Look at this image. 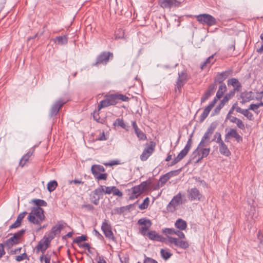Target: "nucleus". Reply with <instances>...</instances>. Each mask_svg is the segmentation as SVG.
<instances>
[{
  "instance_id": "56",
  "label": "nucleus",
  "mask_w": 263,
  "mask_h": 263,
  "mask_svg": "<svg viewBox=\"0 0 263 263\" xmlns=\"http://www.w3.org/2000/svg\"><path fill=\"white\" fill-rule=\"evenodd\" d=\"M181 170V168H180V169H178L177 170H175V171H170V172L166 173V174L168 176V177H169V178L170 179L171 177L173 176L178 175L179 174V173L180 172Z\"/></svg>"
},
{
  "instance_id": "57",
  "label": "nucleus",
  "mask_w": 263,
  "mask_h": 263,
  "mask_svg": "<svg viewBox=\"0 0 263 263\" xmlns=\"http://www.w3.org/2000/svg\"><path fill=\"white\" fill-rule=\"evenodd\" d=\"M112 193L114 195L118 196L119 197H122L123 195L122 192L119 191V189L115 186H112Z\"/></svg>"
},
{
  "instance_id": "32",
  "label": "nucleus",
  "mask_w": 263,
  "mask_h": 263,
  "mask_svg": "<svg viewBox=\"0 0 263 263\" xmlns=\"http://www.w3.org/2000/svg\"><path fill=\"white\" fill-rule=\"evenodd\" d=\"M218 84L219 87L216 95L218 98H221L224 93L227 91V88L225 83Z\"/></svg>"
},
{
  "instance_id": "41",
  "label": "nucleus",
  "mask_w": 263,
  "mask_h": 263,
  "mask_svg": "<svg viewBox=\"0 0 263 263\" xmlns=\"http://www.w3.org/2000/svg\"><path fill=\"white\" fill-rule=\"evenodd\" d=\"M32 202L36 205V207L46 206L47 205V202L42 199H34L32 200Z\"/></svg>"
},
{
  "instance_id": "34",
  "label": "nucleus",
  "mask_w": 263,
  "mask_h": 263,
  "mask_svg": "<svg viewBox=\"0 0 263 263\" xmlns=\"http://www.w3.org/2000/svg\"><path fill=\"white\" fill-rule=\"evenodd\" d=\"M114 126H120L126 130H128V126H127L124 122L123 118H118L113 123Z\"/></svg>"
},
{
  "instance_id": "12",
  "label": "nucleus",
  "mask_w": 263,
  "mask_h": 263,
  "mask_svg": "<svg viewBox=\"0 0 263 263\" xmlns=\"http://www.w3.org/2000/svg\"><path fill=\"white\" fill-rule=\"evenodd\" d=\"M156 144L153 141H151L149 144L144 149L142 154L140 155V159L142 161L147 160L149 157L155 151Z\"/></svg>"
},
{
  "instance_id": "44",
  "label": "nucleus",
  "mask_w": 263,
  "mask_h": 263,
  "mask_svg": "<svg viewBox=\"0 0 263 263\" xmlns=\"http://www.w3.org/2000/svg\"><path fill=\"white\" fill-rule=\"evenodd\" d=\"M87 240V236L86 235H82L80 236H78L75 238L73 240V242L77 243L79 246V245H81V242L86 241Z\"/></svg>"
},
{
  "instance_id": "40",
  "label": "nucleus",
  "mask_w": 263,
  "mask_h": 263,
  "mask_svg": "<svg viewBox=\"0 0 263 263\" xmlns=\"http://www.w3.org/2000/svg\"><path fill=\"white\" fill-rule=\"evenodd\" d=\"M125 212H126L125 210V208L124 206H121L120 208H116L113 209L111 211V214L112 215H121L122 214H124Z\"/></svg>"
},
{
  "instance_id": "49",
  "label": "nucleus",
  "mask_w": 263,
  "mask_h": 263,
  "mask_svg": "<svg viewBox=\"0 0 263 263\" xmlns=\"http://www.w3.org/2000/svg\"><path fill=\"white\" fill-rule=\"evenodd\" d=\"M176 230L174 228H164L162 230V232L165 235H173L175 234Z\"/></svg>"
},
{
  "instance_id": "64",
  "label": "nucleus",
  "mask_w": 263,
  "mask_h": 263,
  "mask_svg": "<svg viewBox=\"0 0 263 263\" xmlns=\"http://www.w3.org/2000/svg\"><path fill=\"white\" fill-rule=\"evenodd\" d=\"M236 124L237 127L240 129L243 130L245 129V125L240 119H238Z\"/></svg>"
},
{
  "instance_id": "30",
  "label": "nucleus",
  "mask_w": 263,
  "mask_h": 263,
  "mask_svg": "<svg viewBox=\"0 0 263 263\" xmlns=\"http://www.w3.org/2000/svg\"><path fill=\"white\" fill-rule=\"evenodd\" d=\"M211 136V135L210 134H208L205 132L204 135L201 138V140L199 143V147L202 146H207L209 145L210 143L212 142L211 141H210V137Z\"/></svg>"
},
{
  "instance_id": "18",
  "label": "nucleus",
  "mask_w": 263,
  "mask_h": 263,
  "mask_svg": "<svg viewBox=\"0 0 263 263\" xmlns=\"http://www.w3.org/2000/svg\"><path fill=\"white\" fill-rule=\"evenodd\" d=\"M193 135V133H192L190 135V138H189L185 147L177 155L181 160L183 159L186 156L192 147L193 143L192 138Z\"/></svg>"
},
{
  "instance_id": "37",
  "label": "nucleus",
  "mask_w": 263,
  "mask_h": 263,
  "mask_svg": "<svg viewBox=\"0 0 263 263\" xmlns=\"http://www.w3.org/2000/svg\"><path fill=\"white\" fill-rule=\"evenodd\" d=\"M170 179L169 177L165 174L164 175H162L159 178L158 181V184L156 187L154 188L155 190L158 189L159 187V184L161 186H163L166 182Z\"/></svg>"
},
{
  "instance_id": "58",
  "label": "nucleus",
  "mask_w": 263,
  "mask_h": 263,
  "mask_svg": "<svg viewBox=\"0 0 263 263\" xmlns=\"http://www.w3.org/2000/svg\"><path fill=\"white\" fill-rule=\"evenodd\" d=\"M29 159V158L26 156V154L24 155L20 161V165L22 167H23L25 165L26 162L28 161Z\"/></svg>"
},
{
  "instance_id": "10",
  "label": "nucleus",
  "mask_w": 263,
  "mask_h": 263,
  "mask_svg": "<svg viewBox=\"0 0 263 263\" xmlns=\"http://www.w3.org/2000/svg\"><path fill=\"white\" fill-rule=\"evenodd\" d=\"M181 2L177 0H158L159 5L163 9H171L181 6Z\"/></svg>"
},
{
  "instance_id": "16",
  "label": "nucleus",
  "mask_w": 263,
  "mask_h": 263,
  "mask_svg": "<svg viewBox=\"0 0 263 263\" xmlns=\"http://www.w3.org/2000/svg\"><path fill=\"white\" fill-rule=\"evenodd\" d=\"M101 230L107 238L111 239L113 241L115 240V238L111 230V227L106 220L103 222Z\"/></svg>"
},
{
  "instance_id": "24",
  "label": "nucleus",
  "mask_w": 263,
  "mask_h": 263,
  "mask_svg": "<svg viewBox=\"0 0 263 263\" xmlns=\"http://www.w3.org/2000/svg\"><path fill=\"white\" fill-rule=\"evenodd\" d=\"M67 223L63 220L58 221L57 223L52 227V230L55 233L56 235H59L61 233L62 230H63Z\"/></svg>"
},
{
  "instance_id": "31",
  "label": "nucleus",
  "mask_w": 263,
  "mask_h": 263,
  "mask_svg": "<svg viewBox=\"0 0 263 263\" xmlns=\"http://www.w3.org/2000/svg\"><path fill=\"white\" fill-rule=\"evenodd\" d=\"M133 195L130 196L129 199L133 200L138 197L143 192L139 185L134 186L132 188Z\"/></svg>"
},
{
  "instance_id": "63",
  "label": "nucleus",
  "mask_w": 263,
  "mask_h": 263,
  "mask_svg": "<svg viewBox=\"0 0 263 263\" xmlns=\"http://www.w3.org/2000/svg\"><path fill=\"white\" fill-rule=\"evenodd\" d=\"M21 223L22 222H21V221L16 220V221L9 227V229L11 230L13 229L17 228L21 226Z\"/></svg>"
},
{
  "instance_id": "23",
  "label": "nucleus",
  "mask_w": 263,
  "mask_h": 263,
  "mask_svg": "<svg viewBox=\"0 0 263 263\" xmlns=\"http://www.w3.org/2000/svg\"><path fill=\"white\" fill-rule=\"evenodd\" d=\"M240 98L242 99V101L240 102L241 104L249 102L253 99V92L251 91H243L241 93Z\"/></svg>"
},
{
  "instance_id": "62",
  "label": "nucleus",
  "mask_w": 263,
  "mask_h": 263,
  "mask_svg": "<svg viewBox=\"0 0 263 263\" xmlns=\"http://www.w3.org/2000/svg\"><path fill=\"white\" fill-rule=\"evenodd\" d=\"M222 108L223 106L220 104L219 103V104L214 109V111L212 114V116L218 115L220 112V111L221 109V108Z\"/></svg>"
},
{
  "instance_id": "13",
  "label": "nucleus",
  "mask_w": 263,
  "mask_h": 263,
  "mask_svg": "<svg viewBox=\"0 0 263 263\" xmlns=\"http://www.w3.org/2000/svg\"><path fill=\"white\" fill-rule=\"evenodd\" d=\"M66 103V101H64L62 99H59L51 106L49 116L52 117L57 115L60 109Z\"/></svg>"
},
{
  "instance_id": "22",
  "label": "nucleus",
  "mask_w": 263,
  "mask_h": 263,
  "mask_svg": "<svg viewBox=\"0 0 263 263\" xmlns=\"http://www.w3.org/2000/svg\"><path fill=\"white\" fill-rule=\"evenodd\" d=\"M228 85H232L234 87V88L230 91H234V93H235L236 91H239L242 87L239 81L234 78H232L228 80Z\"/></svg>"
},
{
  "instance_id": "47",
  "label": "nucleus",
  "mask_w": 263,
  "mask_h": 263,
  "mask_svg": "<svg viewBox=\"0 0 263 263\" xmlns=\"http://www.w3.org/2000/svg\"><path fill=\"white\" fill-rule=\"evenodd\" d=\"M152 183V181L150 179L147 180L145 181H143L139 185H138L142 192L146 190L147 189V187L148 185H150Z\"/></svg>"
},
{
  "instance_id": "19",
  "label": "nucleus",
  "mask_w": 263,
  "mask_h": 263,
  "mask_svg": "<svg viewBox=\"0 0 263 263\" xmlns=\"http://www.w3.org/2000/svg\"><path fill=\"white\" fill-rule=\"evenodd\" d=\"M50 243L48 240H47L43 237L35 247L36 253H38L41 251L43 254H44L47 249L49 247Z\"/></svg>"
},
{
  "instance_id": "6",
  "label": "nucleus",
  "mask_w": 263,
  "mask_h": 263,
  "mask_svg": "<svg viewBox=\"0 0 263 263\" xmlns=\"http://www.w3.org/2000/svg\"><path fill=\"white\" fill-rule=\"evenodd\" d=\"M197 21L203 25H207L208 26H212L216 24L217 21L216 18L212 15L206 14H200L196 16Z\"/></svg>"
},
{
  "instance_id": "59",
  "label": "nucleus",
  "mask_w": 263,
  "mask_h": 263,
  "mask_svg": "<svg viewBox=\"0 0 263 263\" xmlns=\"http://www.w3.org/2000/svg\"><path fill=\"white\" fill-rule=\"evenodd\" d=\"M212 96L211 94L208 92L205 91L202 97L201 98V103H203L206 100H208L211 96Z\"/></svg>"
},
{
  "instance_id": "61",
  "label": "nucleus",
  "mask_w": 263,
  "mask_h": 263,
  "mask_svg": "<svg viewBox=\"0 0 263 263\" xmlns=\"http://www.w3.org/2000/svg\"><path fill=\"white\" fill-rule=\"evenodd\" d=\"M143 263H158V262L155 259L145 255Z\"/></svg>"
},
{
  "instance_id": "25",
  "label": "nucleus",
  "mask_w": 263,
  "mask_h": 263,
  "mask_svg": "<svg viewBox=\"0 0 263 263\" xmlns=\"http://www.w3.org/2000/svg\"><path fill=\"white\" fill-rule=\"evenodd\" d=\"M20 241L15 238V236L13 235L10 238L7 239L5 242V246L7 248V249L9 250L14 245H17L20 243Z\"/></svg>"
},
{
  "instance_id": "20",
  "label": "nucleus",
  "mask_w": 263,
  "mask_h": 263,
  "mask_svg": "<svg viewBox=\"0 0 263 263\" xmlns=\"http://www.w3.org/2000/svg\"><path fill=\"white\" fill-rule=\"evenodd\" d=\"M132 124L134 132L140 140H144L146 139V135L138 127L136 122L133 121L132 122Z\"/></svg>"
},
{
  "instance_id": "3",
  "label": "nucleus",
  "mask_w": 263,
  "mask_h": 263,
  "mask_svg": "<svg viewBox=\"0 0 263 263\" xmlns=\"http://www.w3.org/2000/svg\"><path fill=\"white\" fill-rule=\"evenodd\" d=\"M191 78L186 69H184L178 73V78L175 84L174 91L177 95H179L181 93L182 88L186 83Z\"/></svg>"
},
{
  "instance_id": "5",
  "label": "nucleus",
  "mask_w": 263,
  "mask_h": 263,
  "mask_svg": "<svg viewBox=\"0 0 263 263\" xmlns=\"http://www.w3.org/2000/svg\"><path fill=\"white\" fill-rule=\"evenodd\" d=\"M113 58L114 54L112 52L103 51L97 57L96 62L92 63L91 66L98 67L100 65H106Z\"/></svg>"
},
{
  "instance_id": "8",
  "label": "nucleus",
  "mask_w": 263,
  "mask_h": 263,
  "mask_svg": "<svg viewBox=\"0 0 263 263\" xmlns=\"http://www.w3.org/2000/svg\"><path fill=\"white\" fill-rule=\"evenodd\" d=\"M105 97V99L102 100L98 104V110L109 106L115 105L118 103L114 93L106 95Z\"/></svg>"
},
{
  "instance_id": "45",
  "label": "nucleus",
  "mask_w": 263,
  "mask_h": 263,
  "mask_svg": "<svg viewBox=\"0 0 263 263\" xmlns=\"http://www.w3.org/2000/svg\"><path fill=\"white\" fill-rule=\"evenodd\" d=\"M217 87V84H215V83L213 82L212 84H210L209 86L206 91H207L208 92H209L210 94H211L212 95H213L214 93L215 90H216Z\"/></svg>"
},
{
  "instance_id": "35",
  "label": "nucleus",
  "mask_w": 263,
  "mask_h": 263,
  "mask_svg": "<svg viewBox=\"0 0 263 263\" xmlns=\"http://www.w3.org/2000/svg\"><path fill=\"white\" fill-rule=\"evenodd\" d=\"M212 109V108L208 105L204 108L203 112L199 117V120L200 123L203 122V121L206 118Z\"/></svg>"
},
{
  "instance_id": "28",
  "label": "nucleus",
  "mask_w": 263,
  "mask_h": 263,
  "mask_svg": "<svg viewBox=\"0 0 263 263\" xmlns=\"http://www.w3.org/2000/svg\"><path fill=\"white\" fill-rule=\"evenodd\" d=\"M220 153L226 157H229L231 155L230 151L228 148L227 145L223 142L219 143Z\"/></svg>"
},
{
  "instance_id": "52",
  "label": "nucleus",
  "mask_w": 263,
  "mask_h": 263,
  "mask_svg": "<svg viewBox=\"0 0 263 263\" xmlns=\"http://www.w3.org/2000/svg\"><path fill=\"white\" fill-rule=\"evenodd\" d=\"M149 200L148 197L145 198L143 201V202L139 205V208L141 210H144L147 208L148 205L149 204Z\"/></svg>"
},
{
  "instance_id": "27",
  "label": "nucleus",
  "mask_w": 263,
  "mask_h": 263,
  "mask_svg": "<svg viewBox=\"0 0 263 263\" xmlns=\"http://www.w3.org/2000/svg\"><path fill=\"white\" fill-rule=\"evenodd\" d=\"M175 227L178 230L183 231L187 228V222L182 218H178L175 222Z\"/></svg>"
},
{
  "instance_id": "48",
  "label": "nucleus",
  "mask_w": 263,
  "mask_h": 263,
  "mask_svg": "<svg viewBox=\"0 0 263 263\" xmlns=\"http://www.w3.org/2000/svg\"><path fill=\"white\" fill-rule=\"evenodd\" d=\"M15 259L17 261H21L24 259H27L29 260V257L27 254V253L25 252L21 255L16 256Z\"/></svg>"
},
{
  "instance_id": "17",
  "label": "nucleus",
  "mask_w": 263,
  "mask_h": 263,
  "mask_svg": "<svg viewBox=\"0 0 263 263\" xmlns=\"http://www.w3.org/2000/svg\"><path fill=\"white\" fill-rule=\"evenodd\" d=\"M187 198L191 201H194L195 200L200 201L202 197V194L196 187H193L187 190Z\"/></svg>"
},
{
  "instance_id": "43",
  "label": "nucleus",
  "mask_w": 263,
  "mask_h": 263,
  "mask_svg": "<svg viewBox=\"0 0 263 263\" xmlns=\"http://www.w3.org/2000/svg\"><path fill=\"white\" fill-rule=\"evenodd\" d=\"M116 101L120 100L122 101L127 102L129 100V98L125 95L120 93H114Z\"/></svg>"
},
{
  "instance_id": "42",
  "label": "nucleus",
  "mask_w": 263,
  "mask_h": 263,
  "mask_svg": "<svg viewBox=\"0 0 263 263\" xmlns=\"http://www.w3.org/2000/svg\"><path fill=\"white\" fill-rule=\"evenodd\" d=\"M160 254L161 257L165 260H167L172 255V254L171 252L167 251L166 250H165L164 249H161Z\"/></svg>"
},
{
  "instance_id": "39",
  "label": "nucleus",
  "mask_w": 263,
  "mask_h": 263,
  "mask_svg": "<svg viewBox=\"0 0 263 263\" xmlns=\"http://www.w3.org/2000/svg\"><path fill=\"white\" fill-rule=\"evenodd\" d=\"M58 186V182L56 180H52L47 184V190L49 192L54 191Z\"/></svg>"
},
{
  "instance_id": "26",
  "label": "nucleus",
  "mask_w": 263,
  "mask_h": 263,
  "mask_svg": "<svg viewBox=\"0 0 263 263\" xmlns=\"http://www.w3.org/2000/svg\"><path fill=\"white\" fill-rule=\"evenodd\" d=\"M227 136L235 138L238 143L242 141V137L237 133L236 129L231 128L230 131L227 133Z\"/></svg>"
},
{
  "instance_id": "1",
  "label": "nucleus",
  "mask_w": 263,
  "mask_h": 263,
  "mask_svg": "<svg viewBox=\"0 0 263 263\" xmlns=\"http://www.w3.org/2000/svg\"><path fill=\"white\" fill-rule=\"evenodd\" d=\"M175 234L177 235L179 237V238L168 236V243L170 246L174 245L176 247L184 250L187 249L190 246L188 241L180 239L185 238V234L182 231L180 230H176Z\"/></svg>"
},
{
  "instance_id": "60",
  "label": "nucleus",
  "mask_w": 263,
  "mask_h": 263,
  "mask_svg": "<svg viewBox=\"0 0 263 263\" xmlns=\"http://www.w3.org/2000/svg\"><path fill=\"white\" fill-rule=\"evenodd\" d=\"M119 164H120V162H119V160H111L109 162L103 163V164L105 166H113V165H118Z\"/></svg>"
},
{
  "instance_id": "15",
  "label": "nucleus",
  "mask_w": 263,
  "mask_h": 263,
  "mask_svg": "<svg viewBox=\"0 0 263 263\" xmlns=\"http://www.w3.org/2000/svg\"><path fill=\"white\" fill-rule=\"evenodd\" d=\"M232 73V69H228L221 72H218L214 78V82L217 84L224 83L223 81L231 76Z\"/></svg>"
},
{
  "instance_id": "7",
  "label": "nucleus",
  "mask_w": 263,
  "mask_h": 263,
  "mask_svg": "<svg viewBox=\"0 0 263 263\" xmlns=\"http://www.w3.org/2000/svg\"><path fill=\"white\" fill-rule=\"evenodd\" d=\"M205 146H202L199 147V145L197 147L192 153L193 159H194L196 157L198 156L196 163H198L201 161V160L206 157L210 152V148H204Z\"/></svg>"
},
{
  "instance_id": "53",
  "label": "nucleus",
  "mask_w": 263,
  "mask_h": 263,
  "mask_svg": "<svg viewBox=\"0 0 263 263\" xmlns=\"http://www.w3.org/2000/svg\"><path fill=\"white\" fill-rule=\"evenodd\" d=\"M56 235H57L55 234L53 231L51 229L50 231L48 233V237L44 236L43 237L44 239H46L47 240H48L49 242L50 243L51 241L55 237Z\"/></svg>"
},
{
  "instance_id": "29",
  "label": "nucleus",
  "mask_w": 263,
  "mask_h": 263,
  "mask_svg": "<svg viewBox=\"0 0 263 263\" xmlns=\"http://www.w3.org/2000/svg\"><path fill=\"white\" fill-rule=\"evenodd\" d=\"M53 40L55 43L58 45H64L68 43V35L66 34L56 36Z\"/></svg>"
},
{
  "instance_id": "51",
  "label": "nucleus",
  "mask_w": 263,
  "mask_h": 263,
  "mask_svg": "<svg viewBox=\"0 0 263 263\" xmlns=\"http://www.w3.org/2000/svg\"><path fill=\"white\" fill-rule=\"evenodd\" d=\"M26 232L25 229H22L17 232L14 233L13 235L14 236H15V238L20 242V239L21 237L23 236V235L25 234Z\"/></svg>"
},
{
  "instance_id": "54",
  "label": "nucleus",
  "mask_w": 263,
  "mask_h": 263,
  "mask_svg": "<svg viewBox=\"0 0 263 263\" xmlns=\"http://www.w3.org/2000/svg\"><path fill=\"white\" fill-rule=\"evenodd\" d=\"M249 109H244L242 114L247 117L249 120H252L253 119V115L249 111Z\"/></svg>"
},
{
  "instance_id": "50",
  "label": "nucleus",
  "mask_w": 263,
  "mask_h": 263,
  "mask_svg": "<svg viewBox=\"0 0 263 263\" xmlns=\"http://www.w3.org/2000/svg\"><path fill=\"white\" fill-rule=\"evenodd\" d=\"M211 141H215L217 143H220L221 142H223L222 139H221V134L219 132H216L214 138L212 139Z\"/></svg>"
},
{
  "instance_id": "14",
  "label": "nucleus",
  "mask_w": 263,
  "mask_h": 263,
  "mask_svg": "<svg viewBox=\"0 0 263 263\" xmlns=\"http://www.w3.org/2000/svg\"><path fill=\"white\" fill-rule=\"evenodd\" d=\"M138 223L142 226L140 229V232L143 236L146 235V232L152 225V222L151 220L146 218H142L139 219Z\"/></svg>"
},
{
  "instance_id": "9",
  "label": "nucleus",
  "mask_w": 263,
  "mask_h": 263,
  "mask_svg": "<svg viewBox=\"0 0 263 263\" xmlns=\"http://www.w3.org/2000/svg\"><path fill=\"white\" fill-rule=\"evenodd\" d=\"M182 203V196L180 193L177 194L173 197L172 199L166 206V210L171 213L174 212L176 210V206Z\"/></svg>"
},
{
  "instance_id": "55",
  "label": "nucleus",
  "mask_w": 263,
  "mask_h": 263,
  "mask_svg": "<svg viewBox=\"0 0 263 263\" xmlns=\"http://www.w3.org/2000/svg\"><path fill=\"white\" fill-rule=\"evenodd\" d=\"M100 110H94L93 112V120L96 121L98 123H102V121H100V117L99 116V111Z\"/></svg>"
},
{
  "instance_id": "2",
  "label": "nucleus",
  "mask_w": 263,
  "mask_h": 263,
  "mask_svg": "<svg viewBox=\"0 0 263 263\" xmlns=\"http://www.w3.org/2000/svg\"><path fill=\"white\" fill-rule=\"evenodd\" d=\"M44 211L41 207H32L27 219L32 223L39 225L45 220Z\"/></svg>"
},
{
  "instance_id": "21",
  "label": "nucleus",
  "mask_w": 263,
  "mask_h": 263,
  "mask_svg": "<svg viewBox=\"0 0 263 263\" xmlns=\"http://www.w3.org/2000/svg\"><path fill=\"white\" fill-rule=\"evenodd\" d=\"M148 238L154 241L164 242L165 238L162 235L157 233L155 231H150L147 233Z\"/></svg>"
},
{
  "instance_id": "4",
  "label": "nucleus",
  "mask_w": 263,
  "mask_h": 263,
  "mask_svg": "<svg viewBox=\"0 0 263 263\" xmlns=\"http://www.w3.org/2000/svg\"><path fill=\"white\" fill-rule=\"evenodd\" d=\"M105 171V168L101 165L93 164L91 167V172L97 181L107 180L108 174Z\"/></svg>"
},
{
  "instance_id": "33",
  "label": "nucleus",
  "mask_w": 263,
  "mask_h": 263,
  "mask_svg": "<svg viewBox=\"0 0 263 263\" xmlns=\"http://www.w3.org/2000/svg\"><path fill=\"white\" fill-rule=\"evenodd\" d=\"M235 93H234V91H229L228 93L225 95L219 104H220L223 107L224 104L235 96Z\"/></svg>"
},
{
  "instance_id": "36",
  "label": "nucleus",
  "mask_w": 263,
  "mask_h": 263,
  "mask_svg": "<svg viewBox=\"0 0 263 263\" xmlns=\"http://www.w3.org/2000/svg\"><path fill=\"white\" fill-rule=\"evenodd\" d=\"M257 238L259 242L257 248L259 251L263 250V232L260 230L258 232Z\"/></svg>"
},
{
  "instance_id": "11",
  "label": "nucleus",
  "mask_w": 263,
  "mask_h": 263,
  "mask_svg": "<svg viewBox=\"0 0 263 263\" xmlns=\"http://www.w3.org/2000/svg\"><path fill=\"white\" fill-rule=\"evenodd\" d=\"M103 191L104 185H101L92 192L90 200L94 204L97 205L99 204V201L103 196Z\"/></svg>"
},
{
  "instance_id": "46",
  "label": "nucleus",
  "mask_w": 263,
  "mask_h": 263,
  "mask_svg": "<svg viewBox=\"0 0 263 263\" xmlns=\"http://www.w3.org/2000/svg\"><path fill=\"white\" fill-rule=\"evenodd\" d=\"M217 126V123L216 122H212L209 127L208 128L206 132L208 134H211V135L213 134L215 129L216 128Z\"/></svg>"
},
{
  "instance_id": "38",
  "label": "nucleus",
  "mask_w": 263,
  "mask_h": 263,
  "mask_svg": "<svg viewBox=\"0 0 263 263\" xmlns=\"http://www.w3.org/2000/svg\"><path fill=\"white\" fill-rule=\"evenodd\" d=\"M214 54L210 56L208 58L206 59V60L201 65V68L203 69L206 66L208 65H211V64L214 63L215 60L214 59Z\"/></svg>"
}]
</instances>
